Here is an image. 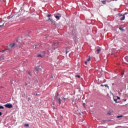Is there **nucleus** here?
I'll use <instances>...</instances> for the list:
<instances>
[{"label": "nucleus", "instance_id": "obj_23", "mask_svg": "<svg viewBox=\"0 0 128 128\" xmlns=\"http://www.w3.org/2000/svg\"><path fill=\"white\" fill-rule=\"evenodd\" d=\"M62 118H63L62 117V116H60V120H62Z\"/></svg>", "mask_w": 128, "mask_h": 128}, {"label": "nucleus", "instance_id": "obj_32", "mask_svg": "<svg viewBox=\"0 0 128 128\" xmlns=\"http://www.w3.org/2000/svg\"><path fill=\"white\" fill-rule=\"evenodd\" d=\"M56 43H54V44H53V46H56Z\"/></svg>", "mask_w": 128, "mask_h": 128}, {"label": "nucleus", "instance_id": "obj_19", "mask_svg": "<svg viewBox=\"0 0 128 128\" xmlns=\"http://www.w3.org/2000/svg\"><path fill=\"white\" fill-rule=\"evenodd\" d=\"M24 126H28H28H30V125L28 124H25Z\"/></svg>", "mask_w": 128, "mask_h": 128}, {"label": "nucleus", "instance_id": "obj_4", "mask_svg": "<svg viewBox=\"0 0 128 128\" xmlns=\"http://www.w3.org/2000/svg\"><path fill=\"white\" fill-rule=\"evenodd\" d=\"M47 22H52V24H56V22H54V20L49 18Z\"/></svg>", "mask_w": 128, "mask_h": 128}, {"label": "nucleus", "instance_id": "obj_14", "mask_svg": "<svg viewBox=\"0 0 128 128\" xmlns=\"http://www.w3.org/2000/svg\"><path fill=\"white\" fill-rule=\"evenodd\" d=\"M28 75L30 76H32V73H30V72H28Z\"/></svg>", "mask_w": 128, "mask_h": 128}, {"label": "nucleus", "instance_id": "obj_21", "mask_svg": "<svg viewBox=\"0 0 128 128\" xmlns=\"http://www.w3.org/2000/svg\"><path fill=\"white\" fill-rule=\"evenodd\" d=\"M116 98H117V100H120V97H118V96H116Z\"/></svg>", "mask_w": 128, "mask_h": 128}, {"label": "nucleus", "instance_id": "obj_10", "mask_svg": "<svg viewBox=\"0 0 128 128\" xmlns=\"http://www.w3.org/2000/svg\"><path fill=\"white\" fill-rule=\"evenodd\" d=\"M102 4H106V0H102Z\"/></svg>", "mask_w": 128, "mask_h": 128}, {"label": "nucleus", "instance_id": "obj_18", "mask_svg": "<svg viewBox=\"0 0 128 128\" xmlns=\"http://www.w3.org/2000/svg\"><path fill=\"white\" fill-rule=\"evenodd\" d=\"M102 86H105L106 88H108V84L103 85Z\"/></svg>", "mask_w": 128, "mask_h": 128}, {"label": "nucleus", "instance_id": "obj_13", "mask_svg": "<svg viewBox=\"0 0 128 128\" xmlns=\"http://www.w3.org/2000/svg\"><path fill=\"white\" fill-rule=\"evenodd\" d=\"M90 56H88V58L87 59V61L90 62Z\"/></svg>", "mask_w": 128, "mask_h": 128}, {"label": "nucleus", "instance_id": "obj_28", "mask_svg": "<svg viewBox=\"0 0 128 128\" xmlns=\"http://www.w3.org/2000/svg\"><path fill=\"white\" fill-rule=\"evenodd\" d=\"M0 116H2V112H0Z\"/></svg>", "mask_w": 128, "mask_h": 128}, {"label": "nucleus", "instance_id": "obj_11", "mask_svg": "<svg viewBox=\"0 0 128 128\" xmlns=\"http://www.w3.org/2000/svg\"><path fill=\"white\" fill-rule=\"evenodd\" d=\"M124 116L122 115L121 116H117L116 118H122Z\"/></svg>", "mask_w": 128, "mask_h": 128}, {"label": "nucleus", "instance_id": "obj_20", "mask_svg": "<svg viewBox=\"0 0 128 128\" xmlns=\"http://www.w3.org/2000/svg\"><path fill=\"white\" fill-rule=\"evenodd\" d=\"M76 78H80V75H77L76 76Z\"/></svg>", "mask_w": 128, "mask_h": 128}, {"label": "nucleus", "instance_id": "obj_34", "mask_svg": "<svg viewBox=\"0 0 128 128\" xmlns=\"http://www.w3.org/2000/svg\"><path fill=\"white\" fill-rule=\"evenodd\" d=\"M66 54H68V52H67V51H66Z\"/></svg>", "mask_w": 128, "mask_h": 128}, {"label": "nucleus", "instance_id": "obj_17", "mask_svg": "<svg viewBox=\"0 0 128 128\" xmlns=\"http://www.w3.org/2000/svg\"><path fill=\"white\" fill-rule=\"evenodd\" d=\"M37 56H40V58H44V56H42V54H40Z\"/></svg>", "mask_w": 128, "mask_h": 128}, {"label": "nucleus", "instance_id": "obj_5", "mask_svg": "<svg viewBox=\"0 0 128 128\" xmlns=\"http://www.w3.org/2000/svg\"><path fill=\"white\" fill-rule=\"evenodd\" d=\"M14 46H16V43L10 44L9 48H14Z\"/></svg>", "mask_w": 128, "mask_h": 128}, {"label": "nucleus", "instance_id": "obj_22", "mask_svg": "<svg viewBox=\"0 0 128 128\" xmlns=\"http://www.w3.org/2000/svg\"><path fill=\"white\" fill-rule=\"evenodd\" d=\"M36 72H38V66L36 67Z\"/></svg>", "mask_w": 128, "mask_h": 128}, {"label": "nucleus", "instance_id": "obj_15", "mask_svg": "<svg viewBox=\"0 0 128 128\" xmlns=\"http://www.w3.org/2000/svg\"><path fill=\"white\" fill-rule=\"evenodd\" d=\"M47 16H48V18H50V16H52V14H48L47 15Z\"/></svg>", "mask_w": 128, "mask_h": 128}, {"label": "nucleus", "instance_id": "obj_1", "mask_svg": "<svg viewBox=\"0 0 128 128\" xmlns=\"http://www.w3.org/2000/svg\"><path fill=\"white\" fill-rule=\"evenodd\" d=\"M55 99L56 100V101L58 102L59 104H62V100L58 97V93H57V95L55 96Z\"/></svg>", "mask_w": 128, "mask_h": 128}, {"label": "nucleus", "instance_id": "obj_37", "mask_svg": "<svg viewBox=\"0 0 128 128\" xmlns=\"http://www.w3.org/2000/svg\"><path fill=\"white\" fill-rule=\"evenodd\" d=\"M44 54H46V52H44Z\"/></svg>", "mask_w": 128, "mask_h": 128}, {"label": "nucleus", "instance_id": "obj_9", "mask_svg": "<svg viewBox=\"0 0 128 128\" xmlns=\"http://www.w3.org/2000/svg\"><path fill=\"white\" fill-rule=\"evenodd\" d=\"M114 102H118V98L116 97H114Z\"/></svg>", "mask_w": 128, "mask_h": 128}, {"label": "nucleus", "instance_id": "obj_33", "mask_svg": "<svg viewBox=\"0 0 128 128\" xmlns=\"http://www.w3.org/2000/svg\"><path fill=\"white\" fill-rule=\"evenodd\" d=\"M113 2L114 1V0H112Z\"/></svg>", "mask_w": 128, "mask_h": 128}, {"label": "nucleus", "instance_id": "obj_12", "mask_svg": "<svg viewBox=\"0 0 128 128\" xmlns=\"http://www.w3.org/2000/svg\"><path fill=\"white\" fill-rule=\"evenodd\" d=\"M124 58H125L126 60V62H128V56H125Z\"/></svg>", "mask_w": 128, "mask_h": 128}, {"label": "nucleus", "instance_id": "obj_8", "mask_svg": "<svg viewBox=\"0 0 128 128\" xmlns=\"http://www.w3.org/2000/svg\"><path fill=\"white\" fill-rule=\"evenodd\" d=\"M101 50H102V49H100V48L98 49V50H96V52H97V54H100V51H101Z\"/></svg>", "mask_w": 128, "mask_h": 128}, {"label": "nucleus", "instance_id": "obj_6", "mask_svg": "<svg viewBox=\"0 0 128 128\" xmlns=\"http://www.w3.org/2000/svg\"><path fill=\"white\" fill-rule=\"evenodd\" d=\"M62 16L60 14H58V16H55V18H57V20H60V18Z\"/></svg>", "mask_w": 128, "mask_h": 128}, {"label": "nucleus", "instance_id": "obj_29", "mask_svg": "<svg viewBox=\"0 0 128 128\" xmlns=\"http://www.w3.org/2000/svg\"><path fill=\"white\" fill-rule=\"evenodd\" d=\"M84 64H88V61H86V62H84Z\"/></svg>", "mask_w": 128, "mask_h": 128}, {"label": "nucleus", "instance_id": "obj_35", "mask_svg": "<svg viewBox=\"0 0 128 128\" xmlns=\"http://www.w3.org/2000/svg\"><path fill=\"white\" fill-rule=\"evenodd\" d=\"M112 84V86H114V84Z\"/></svg>", "mask_w": 128, "mask_h": 128}, {"label": "nucleus", "instance_id": "obj_3", "mask_svg": "<svg viewBox=\"0 0 128 128\" xmlns=\"http://www.w3.org/2000/svg\"><path fill=\"white\" fill-rule=\"evenodd\" d=\"M128 12H126L124 14V16H123L122 18H120V20H124V18H126V15L128 14Z\"/></svg>", "mask_w": 128, "mask_h": 128}, {"label": "nucleus", "instance_id": "obj_16", "mask_svg": "<svg viewBox=\"0 0 128 128\" xmlns=\"http://www.w3.org/2000/svg\"><path fill=\"white\" fill-rule=\"evenodd\" d=\"M4 106H0V109L4 110Z\"/></svg>", "mask_w": 128, "mask_h": 128}, {"label": "nucleus", "instance_id": "obj_24", "mask_svg": "<svg viewBox=\"0 0 128 128\" xmlns=\"http://www.w3.org/2000/svg\"><path fill=\"white\" fill-rule=\"evenodd\" d=\"M7 50H3L2 51H1V52H6Z\"/></svg>", "mask_w": 128, "mask_h": 128}, {"label": "nucleus", "instance_id": "obj_25", "mask_svg": "<svg viewBox=\"0 0 128 128\" xmlns=\"http://www.w3.org/2000/svg\"><path fill=\"white\" fill-rule=\"evenodd\" d=\"M4 24H3L2 25L0 24V28H2L3 26H4Z\"/></svg>", "mask_w": 128, "mask_h": 128}, {"label": "nucleus", "instance_id": "obj_2", "mask_svg": "<svg viewBox=\"0 0 128 128\" xmlns=\"http://www.w3.org/2000/svg\"><path fill=\"white\" fill-rule=\"evenodd\" d=\"M5 108H12V104H6L4 105Z\"/></svg>", "mask_w": 128, "mask_h": 128}, {"label": "nucleus", "instance_id": "obj_38", "mask_svg": "<svg viewBox=\"0 0 128 128\" xmlns=\"http://www.w3.org/2000/svg\"><path fill=\"white\" fill-rule=\"evenodd\" d=\"M64 98V100H66V98Z\"/></svg>", "mask_w": 128, "mask_h": 128}, {"label": "nucleus", "instance_id": "obj_26", "mask_svg": "<svg viewBox=\"0 0 128 128\" xmlns=\"http://www.w3.org/2000/svg\"><path fill=\"white\" fill-rule=\"evenodd\" d=\"M119 30H122V27L120 28Z\"/></svg>", "mask_w": 128, "mask_h": 128}, {"label": "nucleus", "instance_id": "obj_27", "mask_svg": "<svg viewBox=\"0 0 128 128\" xmlns=\"http://www.w3.org/2000/svg\"><path fill=\"white\" fill-rule=\"evenodd\" d=\"M119 16H122V14H119Z\"/></svg>", "mask_w": 128, "mask_h": 128}, {"label": "nucleus", "instance_id": "obj_30", "mask_svg": "<svg viewBox=\"0 0 128 128\" xmlns=\"http://www.w3.org/2000/svg\"><path fill=\"white\" fill-rule=\"evenodd\" d=\"M123 100L124 102H126V99H124Z\"/></svg>", "mask_w": 128, "mask_h": 128}, {"label": "nucleus", "instance_id": "obj_36", "mask_svg": "<svg viewBox=\"0 0 128 128\" xmlns=\"http://www.w3.org/2000/svg\"><path fill=\"white\" fill-rule=\"evenodd\" d=\"M127 104H126V106Z\"/></svg>", "mask_w": 128, "mask_h": 128}, {"label": "nucleus", "instance_id": "obj_7", "mask_svg": "<svg viewBox=\"0 0 128 128\" xmlns=\"http://www.w3.org/2000/svg\"><path fill=\"white\" fill-rule=\"evenodd\" d=\"M4 60V55L0 56V60Z\"/></svg>", "mask_w": 128, "mask_h": 128}, {"label": "nucleus", "instance_id": "obj_31", "mask_svg": "<svg viewBox=\"0 0 128 128\" xmlns=\"http://www.w3.org/2000/svg\"><path fill=\"white\" fill-rule=\"evenodd\" d=\"M122 76H124V73L123 72L122 73Z\"/></svg>", "mask_w": 128, "mask_h": 128}]
</instances>
